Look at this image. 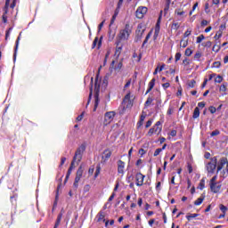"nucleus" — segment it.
<instances>
[{
    "mask_svg": "<svg viewBox=\"0 0 228 228\" xmlns=\"http://www.w3.org/2000/svg\"><path fill=\"white\" fill-rule=\"evenodd\" d=\"M86 151V145L81 144L76 151L75 155L73 157V159L71 161V164L68 169L66 178L64 180V183H67L69 181V177H70V174H72V169L76 168L74 166L76 161L77 163H81V159H83V154Z\"/></svg>",
    "mask_w": 228,
    "mask_h": 228,
    "instance_id": "nucleus-1",
    "label": "nucleus"
},
{
    "mask_svg": "<svg viewBox=\"0 0 228 228\" xmlns=\"http://www.w3.org/2000/svg\"><path fill=\"white\" fill-rule=\"evenodd\" d=\"M86 151V145L81 144L76 151L75 155L73 157V159L71 161V164L68 169L66 178L64 180V183H67L69 181V177H70V174H72V169L76 168L74 166L76 161L77 163H81V159H83V154Z\"/></svg>",
    "mask_w": 228,
    "mask_h": 228,
    "instance_id": "nucleus-2",
    "label": "nucleus"
},
{
    "mask_svg": "<svg viewBox=\"0 0 228 228\" xmlns=\"http://www.w3.org/2000/svg\"><path fill=\"white\" fill-rule=\"evenodd\" d=\"M131 33H133V29L131 28V25H129V23H126L125 25V28L121 29L119 31V34L118 36V40H120V42H122V40H129V37H130Z\"/></svg>",
    "mask_w": 228,
    "mask_h": 228,
    "instance_id": "nucleus-3",
    "label": "nucleus"
},
{
    "mask_svg": "<svg viewBox=\"0 0 228 228\" xmlns=\"http://www.w3.org/2000/svg\"><path fill=\"white\" fill-rule=\"evenodd\" d=\"M101 88V86L97 84V77L95 78L94 83V107L93 109V111H97V108L99 107V102L101 100L99 99V90Z\"/></svg>",
    "mask_w": 228,
    "mask_h": 228,
    "instance_id": "nucleus-4",
    "label": "nucleus"
},
{
    "mask_svg": "<svg viewBox=\"0 0 228 228\" xmlns=\"http://www.w3.org/2000/svg\"><path fill=\"white\" fill-rule=\"evenodd\" d=\"M83 172H85V170L83 169V165H80L78 169L77 170L75 181L73 183V187L75 188V190H77V188H79V181H81V177H83Z\"/></svg>",
    "mask_w": 228,
    "mask_h": 228,
    "instance_id": "nucleus-5",
    "label": "nucleus"
},
{
    "mask_svg": "<svg viewBox=\"0 0 228 228\" xmlns=\"http://www.w3.org/2000/svg\"><path fill=\"white\" fill-rule=\"evenodd\" d=\"M162 129H163V126H161V121H157L155 126L149 130L147 135L152 136V134H154V133L157 134H159V133H161Z\"/></svg>",
    "mask_w": 228,
    "mask_h": 228,
    "instance_id": "nucleus-6",
    "label": "nucleus"
},
{
    "mask_svg": "<svg viewBox=\"0 0 228 228\" xmlns=\"http://www.w3.org/2000/svg\"><path fill=\"white\" fill-rule=\"evenodd\" d=\"M211 162H208L207 164V170L208 172V174H214L215 170H216V163L218 161V159H216V157H213L210 159Z\"/></svg>",
    "mask_w": 228,
    "mask_h": 228,
    "instance_id": "nucleus-7",
    "label": "nucleus"
},
{
    "mask_svg": "<svg viewBox=\"0 0 228 228\" xmlns=\"http://www.w3.org/2000/svg\"><path fill=\"white\" fill-rule=\"evenodd\" d=\"M113 118H115V111L106 112L104 115L103 125L110 126V124H111V122H113Z\"/></svg>",
    "mask_w": 228,
    "mask_h": 228,
    "instance_id": "nucleus-8",
    "label": "nucleus"
},
{
    "mask_svg": "<svg viewBox=\"0 0 228 228\" xmlns=\"http://www.w3.org/2000/svg\"><path fill=\"white\" fill-rule=\"evenodd\" d=\"M143 33H145V27H143L142 24H139L135 31V34H136L135 40L137 42H140V40H142V37H143Z\"/></svg>",
    "mask_w": 228,
    "mask_h": 228,
    "instance_id": "nucleus-9",
    "label": "nucleus"
},
{
    "mask_svg": "<svg viewBox=\"0 0 228 228\" xmlns=\"http://www.w3.org/2000/svg\"><path fill=\"white\" fill-rule=\"evenodd\" d=\"M149 9H147V7L145 6H140L137 8L136 12H135V16L137 19H143V17H145V14L147 13Z\"/></svg>",
    "mask_w": 228,
    "mask_h": 228,
    "instance_id": "nucleus-10",
    "label": "nucleus"
},
{
    "mask_svg": "<svg viewBox=\"0 0 228 228\" xmlns=\"http://www.w3.org/2000/svg\"><path fill=\"white\" fill-rule=\"evenodd\" d=\"M145 181V175L141 172L135 174V184L136 186H143V182Z\"/></svg>",
    "mask_w": 228,
    "mask_h": 228,
    "instance_id": "nucleus-11",
    "label": "nucleus"
},
{
    "mask_svg": "<svg viewBox=\"0 0 228 228\" xmlns=\"http://www.w3.org/2000/svg\"><path fill=\"white\" fill-rule=\"evenodd\" d=\"M110 158H111V150H110V149L104 150L102 154L101 163H102L103 165H104V163H108Z\"/></svg>",
    "mask_w": 228,
    "mask_h": 228,
    "instance_id": "nucleus-12",
    "label": "nucleus"
},
{
    "mask_svg": "<svg viewBox=\"0 0 228 228\" xmlns=\"http://www.w3.org/2000/svg\"><path fill=\"white\" fill-rule=\"evenodd\" d=\"M117 163H118V174H119V175H124V174H126V162L119 159L118 160Z\"/></svg>",
    "mask_w": 228,
    "mask_h": 228,
    "instance_id": "nucleus-13",
    "label": "nucleus"
},
{
    "mask_svg": "<svg viewBox=\"0 0 228 228\" xmlns=\"http://www.w3.org/2000/svg\"><path fill=\"white\" fill-rule=\"evenodd\" d=\"M209 186L212 193H220V191L222 190V183H220V182L212 183Z\"/></svg>",
    "mask_w": 228,
    "mask_h": 228,
    "instance_id": "nucleus-14",
    "label": "nucleus"
},
{
    "mask_svg": "<svg viewBox=\"0 0 228 228\" xmlns=\"http://www.w3.org/2000/svg\"><path fill=\"white\" fill-rule=\"evenodd\" d=\"M227 163H228L227 158L225 157L221 158L217 163V173H219L220 170H222V168H224V167L227 165Z\"/></svg>",
    "mask_w": 228,
    "mask_h": 228,
    "instance_id": "nucleus-15",
    "label": "nucleus"
},
{
    "mask_svg": "<svg viewBox=\"0 0 228 228\" xmlns=\"http://www.w3.org/2000/svg\"><path fill=\"white\" fill-rule=\"evenodd\" d=\"M122 47H124V45H122V42H120V40H117L115 56H117L118 58V56H120L122 53Z\"/></svg>",
    "mask_w": 228,
    "mask_h": 228,
    "instance_id": "nucleus-16",
    "label": "nucleus"
},
{
    "mask_svg": "<svg viewBox=\"0 0 228 228\" xmlns=\"http://www.w3.org/2000/svg\"><path fill=\"white\" fill-rule=\"evenodd\" d=\"M61 218H63V209H61V212L58 214L53 228L60 227V224H61Z\"/></svg>",
    "mask_w": 228,
    "mask_h": 228,
    "instance_id": "nucleus-17",
    "label": "nucleus"
},
{
    "mask_svg": "<svg viewBox=\"0 0 228 228\" xmlns=\"http://www.w3.org/2000/svg\"><path fill=\"white\" fill-rule=\"evenodd\" d=\"M155 85H156V78H152L148 84V89L145 93V95H147V94H151V92L152 91V88H154Z\"/></svg>",
    "mask_w": 228,
    "mask_h": 228,
    "instance_id": "nucleus-18",
    "label": "nucleus"
},
{
    "mask_svg": "<svg viewBox=\"0 0 228 228\" xmlns=\"http://www.w3.org/2000/svg\"><path fill=\"white\" fill-rule=\"evenodd\" d=\"M20 42V34L17 37L16 43H15V47H14V53H13V60H17V51H19V43Z\"/></svg>",
    "mask_w": 228,
    "mask_h": 228,
    "instance_id": "nucleus-19",
    "label": "nucleus"
},
{
    "mask_svg": "<svg viewBox=\"0 0 228 228\" xmlns=\"http://www.w3.org/2000/svg\"><path fill=\"white\" fill-rule=\"evenodd\" d=\"M97 44H98V49H101V45H102V41H99V37H95L93 45H92V49H95V47H97Z\"/></svg>",
    "mask_w": 228,
    "mask_h": 228,
    "instance_id": "nucleus-20",
    "label": "nucleus"
},
{
    "mask_svg": "<svg viewBox=\"0 0 228 228\" xmlns=\"http://www.w3.org/2000/svg\"><path fill=\"white\" fill-rule=\"evenodd\" d=\"M105 215L103 211H100L97 215V222H106Z\"/></svg>",
    "mask_w": 228,
    "mask_h": 228,
    "instance_id": "nucleus-21",
    "label": "nucleus"
},
{
    "mask_svg": "<svg viewBox=\"0 0 228 228\" xmlns=\"http://www.w3.org/2000/svg\"><path fill=\"white\" fill-rule=\"evenodd\" d=\"M199 117H200V109H199V107H196L192 114V118H199Z\"/></svg>",
    "mask_w": 228,
    "mask_h": 228,
    "instance_id": "nucleus-22",
    "label": "nucleus"
},
{
    "mask_svg": "<svg viewBox=\"0 0 228 228\" xmlns=\"http://www.w3.org/2000/svg\"><path fill=\"white\" fill-rule=\"evenodd\" d=\"M10 6V0L5 1V5L4 6V13L3 15H8V8Z\"/></svg>",
    "mask_w": 228,
    "mask_h": 228,
    "instance_id": "nucleus-23",
    "label": "nucleus"
},
{
    "mask_svg": "<svg viewBox=\"0 0 228 228\" xmlns=\"http://www.w3.org/2000/svg\"><path fill=\"white\" fill-rule=\"evenodd\" d=\"M204 188H206V179L202 178L199 183L198 189L204 190Z\"/></svg>",
    "mask_w": 228,
    "mask_h": 228,
    "instance_id": "nucleus-24",
    "label": "nucleus"
},
{
    "mask_svg": "<svg viewBox=\"0 0 228 228\" xmlns=\"http://www.w3.org/2000/svg\"><path fill=\"white\" fill-rule=\"evenodd\" d=\"M153 102H154V98L149 96L146 102H144L145 108H148V106L151 105Z\"/></svg>",
    "mask_w": 228,
    "mask_h": 228,
    "instance_id": "nucleus-25",
    "label": "nucleus"
},
{
    "mask_svg": "<svg viewBox=\"0 0 228 228\" xmlns=\"http://www.w3.org/2000/svg\"><path fill=\"white\" fill-rule=\"evenodd\" d=\"M165 69V64H162L160 67H157L153 72V76H156L159 72H162Z\"/></svg>",
    "mask_w": 228,
    "mask_h": 228,
    "instance_id": "nucleus-26",
    "label": "nucleus"
},
{
    "mask_svg": "<svg viewBox=\"0 0 228 228\" xmlns=\"http://www.w3.org/2000/svg\"><path fill=\"white\" fill-rule=\"evenodd\" d=\"M118 15V9H116V11L110 20V26L115 24V20H116Z\"/></svg>",
    "mask_w": 228,
    "mask_h": 228,
    "instance_id": "nucleus-27",
    "label": "nucleus"
},
{
    "mask_svg": "<svg viewBox=\"0 0 228 228\" xmlns=\"http://www.w3.org/2000/svg\"><path fill=\"white\" fill-rule=\"evenodd\" d=\"M200 58H202V52H196V53L194 54V60H196V61H200Z\"/></svg>",
    "mask_w": 228,
    "mask_h": 228,
    "instance_id": "nucleus-28",
    "label": "nucleus"
},
{
    "mask_svg": "<svg viewBox=\"0 0 228 228\" xmlns=\"http://www.w3.org/2000/svg\"><path fill=\"white\" fill-rule=\"evenodd\" d=\"M171 3H172V0H166V7L164 8L165 13H167L168 10H170Z\"/></svg>",
    "mask_w": 228,
    "mask_h": 228,
    "instance_id": "nucleus-29",
    "label": "nucleus"
},
{
    "mask_svg": "<svg viewBox=\"0 0 228 228\" xmlns=\"http://www.w3.org/2000/svg\"><path fill=\"white\" fill-rule=\"evenodd\" d=\"M175 14L178 15L179 17H183L184 15V11L181 8L175 10Z\"/></svg>",
    "mask_w": 228,
    "mask_h": 228,
    "instance_id": "nucleus-30",
    "label": "nucleus"
},
{
    "mask_svg": "<svg viewBox=\"0 0 228 228\" xmlns=\"http://www.w3.org/2000/svg\"><path fill=\"white\" fill-rule=\"evenodd\" d=\"M199 216V214H189L186 216V219L190 222L193 220V218H197Z\"/></svg>",
    "mask_w": 228,
    "mask_h": 228,
    "instance_id": "nucleus-31",
    "label": "nucleus"
},
{
    "mask_svg": "<svg viewBox=\"0 0 228 228\" xmlns=\"http://www.w3.org/2000/svg\"><path fill=\"white\" fill-rule=\"evenodd\" d=\"M202 202H204V197L198 198L194 201V206H200V204H202Z\"/></svg>",
    "mask_w": 228,
    "mask_h": 228,
    "instance_id": "nucleus-32",
    "label": "nucleus"
},
{
    "mask_svg": "<svg viewBox=\"0 0 228 228\" xmlns=\"http://www.w3.org/2000/svg\"><path fill=\"white\" fill-rule=\"evenodd\" d=\"M152 35V32H149L142 43V47H145V45L149 42V38H151V36Z\"/></svg>",
    "mask_w": 228,
    "mask_h": 228,
    "instance_id": "nucleus-33",
    "label": "nucleus"
},
{
    "mask_svg": "<svg viewBox=\"0 0 228 228\" xmlns=\"http://www.w3.org/2000/svg\"><path fill=\"white\" fill-rule=\"evenodd\" d=\"M124 102H131V92H128L123 99Z\"/></svg>",
    "mask_w": 228,
    "mask_h": 228,
    "instance_id": "nucleus-34",
    "label": "nucleus"
},
{
    "mask_svg": "<svg viewBox=\"0 0 228 228\" xmlns=\"http://www.w3.org/2000/svg\"><path fill=\"white\" fill-rule=\"evenodd\" d=\"M145 120V116L142 115L140 120L137 123L138 127H142L143 126V122Z\"/></svg>",
    "mask_w": 228,
    "mask_h": 228,
    "instance_id": "nucleus-35",
    "label": "nucleus"
},
{
    "mask_svg": "<svg viewBox=\"0 0 228 228\" xmlns=\"http://www.w3.org/2000/svg\"><path fill=\"white\" fill-rule=\"evenodd\" d=\"M221 49H222V46H220V45H215L212 48V51L214 53H219Z\"/></svg>",
    "mask_w": 228,
    "mask_h": 228,
    "instance_id": "nucleus-36",
    "label": "nucleus"
},
{
    "mask_svg": "<svg viewBox=\"0 0 228 228\" xmlns=\"http://www.w3.org/2000/svg\"><path fill=\"white\" fill-rule=\"evenodd\" d=\"M222 67V62L220 61H215L212 64V69H220Z\"/></svg>",
    "mask_w": 228,
    "mask_h": 228,
    "instance_id": "nucleus-37",
    "label": "nucleus"
},
{
    "mask_svg": "<svg viewBox=\"0 0 228 228\" xmlns=\"http://www.w3.org/2000/svg\"><path fill=\"white\" fill-rule=\"evenodd\" d=\"M195 85H197V81H195V79H192L188 83L189 88H195Z\"/></svg>",
    "mask_w": 228,
    "mask_h": 228,
    "instance_id": "nucleus-38",
    "label": "nucleus"
},
{
    "mask_svg": "<svg viewBox=\"0 0 228 228\" xmlns=\"http://www.w3.org/2000/svg\"><path fill=\"white\" fill-rule=\"evenodd\" d=\"M180 45H181V47H183V49H184V47H188V40H183V39H182L181 41H180Z\"/></svg>",
    "mask_w": 228,
    "mask_h": 228,
    "instance_id": "nucleus-39",
    "label": "nucleus"
},
{
    "mask_svg": "<svg viewBox=\"0 0 228 228\" xmlns=\"http://www.w3.org/2000/svg\"><path fill=\"white\" fill-rule=\"evenodd\" d=\"M222 81H224V77H222L221 75H218V76L215 78V83H222Z\"/></svg>",
    "mask_w": 228,
    "mask_h": 228,
    "instance_id": "nucleus-40",
    "label": "nucleus"
},
{
    "mask_svg": "<svg viewBox=\"0 0 228 228\" xmlns=\"http://www.w3.org/2000/svg\"><path fill=\"white\" fill-rule=\"evenodd\" d=\"M205 38L206 37H204V35L201 34L200 37H197L196 43L200 44L202 40H204Z\"/></svg>",
    "mask_w": 228,
    "mask_h": 228,
    "instance_id": "nucleus-41",
    "label": "nucleus"
},
{
    "mask_svg": "<svg viewBox=\"0 0 228 228\" xmlns=\"http://www.w3.org/2000/svg\"><path fill=\"white\" fill-rule=\"evenodd\" d=\"M161 152H163V150H160V148H158L154 153H153V156L154 158H156L157 156H159V154H161Z\"/></svg>",
    "mask_w": 228,
    "mask_h": 228,
    "instance_id": "nucleus-42",
    "label": "nucleus"
},
{
    "mask_svg": "<svg viewBox=\"0 0 228 228\" xmlns=\"http://www.w3.org/2000/svg\"><path fill=\"white\" fill-rule=\"evenodd\" d=\"M211 10H209V3L205 4V13L209 14Z\"/></svg>",
    "mask_w": 228,
    "mask_h": 228,
    "instance_id": "nucleus-43",
    "label": "nucleus"
},
{
    "mask_svg": "<svg viewBox=\"0 0 228 228\" xmlns=\"http://www.w3.org/2000/svg\"><path fill=\"white\" fill-rule=\"evenodd\" d=\"M217 179H218V176H217V175H214V176L210 179V183H209V185L215 184V183H218V182H216Z\"/></svg>",
    "mask_w": 228,
    "mask_h": 228,
    "instance_id": "nucleus-44",
    "label": "nucleus"
},
{
    "mask_svg": "<svg viewBox=\"0 0 228 228\" xmlns=\"http://www.w3.org/2000/svg\"><path fill=\"white\" fill-rule=\"evenodd\" d=\"M191 54H193V51H191V48H186L185 56H191Z\"/></svg>",
    "mask_w": 228,
    "mask_h": 228,
    "instance_id": "nucleus-45",
    "label": "nucleus"
},
{
    "mask_svg": "<svg viewBox=\"0 0 228 228\" xmlns=\"http://www.w3.org/2000/svg\"><path fill=\"white\" fill-rule=\"evenodd\" d=\"M190 35H191V29L188 28L183 34V38H187Z\"/></svg>",
    "mask_w": 228,
    "mask_h": 228,
    "instance_id": "nucleus-46",
    "label": "nucleus"
},
{
    "mask_svg": "<svg viewBox=\"0 0 228 228\" xmlns=\"http://www.w3.org/2000/svg\"><path fill=\"white\" fill-rule=\"evenodd\" d=\"M85 117V112H82L79 116L77 117V122H81Z\"/></svg>",
    "mask_w": 228,
    "mask_h": 228,
    "instance_id": "nucleus-47",
    "label": "nucleus"
},
{
    "mask_svg": "<svg viewBox=\"0 0 228 228\" xmlns=\"http://www.w3.org/2000/svg\"><path fill=\"white\" fill-rule=\"evenodd\" d=\"M101 174V166L96 167L94 177H97Z\"/></svg>",
    "mask_w": 228,
    "mask_h": 228,
    "instance_id": "nucleus-48",
    "label": "nucleus"
},
{
    "mask_svg": "<svg viewBox=\"0 0 228 228\" xmlns=\"http://www.w3.org/2000/svg\"><path fill=\"white\" fill-rule=\"evenodd\" d=\"M172 113H174V107L169 106L167 111V115H172Z\"/></svg>",
    "mask_w": 228,
    "mask_h": 228,
    "instance_id": "nucleus-49",
    "label": "nucleus"
},
{
    "mask_svg": "<svg viewBox=\"0 0 228 228\" xmlns=\"http://www.w3.org/2000/svg\"><path fill=\"white\" fill-rule=\"evenodd\" d=\"M181 53H176L175 55V61H179V60H181Z\"/></svg>",
    "mask_w": 228,
    "mask_h": 228,
    "instance_id": "nucleus-50",
    "label": "nucleus"
},
{
    "mask_svg": "<svg viewBox=\"0 0 228 228\" xmlns=\"http://www.w3.org/2000/svg\"><path fill=\"white\" fill-rule=\"evenodd\" d=\"M220 210L222 211V213H227V207L224 206V205H220Z\"/></svg>",
    "mask_w": 228,
    "mask_h": 228,
    "instance_id": "nucleus-51",
    "label": "nucleus"
},
{
    "mask_svg": "<svg viewBox=\"0 0 228 228\" xmlns=\"http://www.w3.org/2000/svg\"><path fill=\"white\" fill-rule=\"evenodd\" d=\"M208 110L210 111V113L214 114V113H216V108L214 107V106H210L208 108Z\"/></svg>",
    "mask_w": 228,
    "mask_h": 228,
    "instance_id": "nucleus-52",
    "label": "nucleus"
},
{
    "mask_svg": "<svg viewBox=\"0 0 228 228\" xmlns=\"http://www.w3.org/2000/svg\"><path fill=\"white\" fill-rule=\"evenodd\" d=\"M220 92H227V87L225 86V85H221L220 88H219Z\"/></svg>",
    "mask_w": 228,
    "mask_h": 228,
    "instance_id": "nucleus-53",
    "label": "nucleus"
},
{
    "mask_svg": "<svg viewBox=\"0 0 228 228\" xmlns=\"http://www.w3.org/2000/svg\"><path fill=\"white\" fill-rule=\"evenodd\" d=\"M131 81L132 79L130 78L126 85L124 86V90H126V88H129V86H131Z\"/></svg>",
    "mask_w": 228,
    "mask_h": 228,
    "instance_id": "nucleus-54",
    "label": "nucleus"
},
{
    "mask_svg": "<svg viewBox=\"0 0 228 228\" xmlns=\"http://www.w3.org/2000/svg\"><path fill=\"white\" fill-rule=\"evenodd\" d=\"M209 24V21H208V20H201V22H200V26L202 27V28H204V26H208Z\"/></svg>",
    "mask_w": 228,
    "mask_h": 228,
    "instance_id": "nucleus-55",
    "label": "nucleus"
},
{
    "mask_svg": "<svg viewBox=\"0 0 228 228\" xmlns=\"http://www.w3.org/2000/svg\"><path fill=\"white\" fill-rule=\"evenodd\" d=\"M109 38H110V40L115 38V33H113L111 30L109 31Z\"/></svg>",
    "mask_w": 228,
    "mask_h": 228,
    "instance_id": "nucleus-56",
    "label": "nucleus"
},
{
    "mask_svg": "<svg viewBox=\"0 0 228 228\" xmlns=\"http://www.w3.org/2000/svg\"><path fill=\"white\" fill-rule=\"evenodd\" d=\"M180 27H181V25H179L177 22L173 23V25H172L173 29H175V30L179 29Z\"/></svg>",
    "mask_w": 228,
    "mask_h": 228,
    "instance_id": "nucleus-57",
    "label": "nucleus"
},
{
    "mask_svg": "<svg viewBox=\"0 0 228 228\" xmlns=\"http://www.w3.org/2000/svg\"><path fill=\"white\" fill-rule=\"evenodd\" d=\"M152 126V119H150L146 122L145 127L149 128Z\"/></svg>",
    "mask_w": 228,
    "mask_h": 228,
    "instance_id": "nucleus-58",
    "label": "nucleus"
},
{
    "mask_svg": "<svg viewBox=\"0 0 228 228\" xmlns=\"http://www.w3.org/2000/svg\"><path fill=\"white\" fill-rule=\"evenodd\" d=\"M162 87L164 88V90H167V88H170V83L167 82L162 84Z\"/></svg>",
    "mask_w": 228,
    "mask_h": 228,
    "instance_id": "nucleus-59",
    "label": "nucleus"
},
{
    "mask_svg": "<svg viewBox=\"0 0 228 228\" xmlns=\"http://www.w3.org/2000/svg\"><path fill=\"white\" fill-rule=\"evenodd\" d=\"M218 134H220V131L219 130H215L211 133V136H218Z\"/></svg>",
    "mask_w": 228,
    "mask_h": 228,
    "instance_id": "nucleus-60",
    "label": "nucleus"
},
{
    "mask_svg": "<svg viewBox=\"0 0 228 228\" xmlns=\"http://www.w3.org/2000/svg\"><path fill=\"white\" fill-rule=\"evenodd\" d=\"M123 64L122 61H119L117 65V67L115 68L116 70H120V69H122Z\"/></svg>",
    "mask_w": 228,
    "mask_h": 228,
    "instance_id": "nucleus-61",
    "label": "nucleus"
},
{
    "mask_svg": "<svg viewBox=\"0 0 228 228\" xmlns=\"http://www.w3.org/2000/svg\"><path fill=\"white\" fill-rule=\"evenodd\" d=\"M187 168L189 174H191L193 172V167H191V164H188Z\"/></svg>",
    "mask_w": 228,
    "mask_h": 228,
    "instance_id": "nucleus-62",
    "label": "nucleus"
},
{
    "mask_svg": "<svg viewBox=\"0 0 228 228\" xmlns=\"http://www.w3.org/2000/svg\"><path fill=\"white\" fill-rule=\"evenodd\" d=\"M183 63L184 64V66H188L190 65V60H188V58H185L183 61Z\"/></svg>",
    "mask_w": 228,
    "mask_h": 228,
    "instance_id": "nucleus-63",
    "label": "nucleus"
},
{
    "mask_svg": "<svg viewBox=\"0 0 228 228\" xmlns=\"http://www.w3.org/2000/svg\"><path fill=\"white\" fill-rule=\"evenodd\" d=\"M84 191H85L86 193L88 192V191H90V185H89V184L85 185V187H84Z\"/></svg>",
    "mask_w": 228,
    "mask_h": 228,
    "instance_id": "nucleus-64",
    "label": "nucleus"
}]
</instances>
